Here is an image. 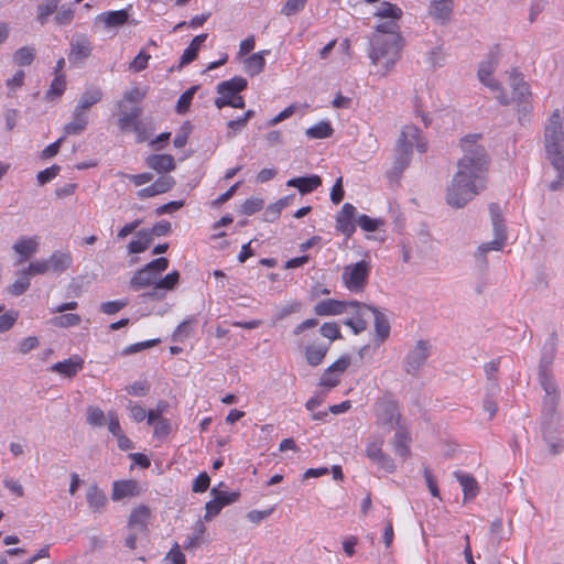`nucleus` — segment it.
<instances>
[{
	"mask_svg": "<svg viewBox=\"0 0 564 564\" xmlns=\"http://www.w3.org/2000/svg\"><path fill=\"white\" fill-rule=\"evenodd\" d=\"M106 419L107 416L105 415L104 411L98 406L90 405L87 408L86 421L89 425L97 427L104 426Z\"/></svg>",
	"mask_w": 564,
	"mask_h": 564,
	"instance_id": "603ef678",
	"label": "nucleus"
},
{
	"mask_svg": "<svg viewBox=\"0 0 564 564\" xmlns=\"http://www.w3.org/2000/svg\"><path fill=\"white\" fill-rule=\"evenodd\" d=\"M46 261L50 272L61 274L72 265L73 258L70 252L57 250Z\"/></svg>",
	"mask_w": 564,
	"mask_h": 564,
	"instance_id": "cd10ccee",
	"label": "nucleus"
},
{
	"mask_svg": "<svg viewBox=\"0 0 564 564\" xmlns=\"http://www.w3.org/2000/svg\"><path fill=\"white\" fill-rule=\"evenodd\" d=\"M129 20V9L117 11H105L96 17L98 23L104 24L106 29L119 28Z\"/></svg>",
	"mask_w": 564,
	"mask_h": 564,
	"instance_id": "393cba45",
	"label": "nucleus"
},
{
	"mask_svg": "<svg viewBox=\"0 0 564 564\" xmlns=\"http://www.w3.org/2000/svg\"><path fill=\"white\" fill-rule=\"evenodd\" d=\"M509 86L512 89V98H509L510 102H516L518 111L523 117L530 113L533 109L530 86L523 79V76L514 69L509 73Z\"/></svg>",
	"mask_w": 564,
	"mask_h": 564,
	"instance_id": "9d476101",
	"label": "nucleus"
},
{
	"mask_svg": "<svg viewBox=\"0 0 564 564\" xmlns=\"http://www.w3.org/2000/svg\"><path fill=\"white\" fill-rule=\"evenodd\" d=\"M269 53L270 52L268 50H263L247 57L243 62L246 73L250 76L260 74L265 66L264 56Z\"/></svg>",
	"mask_w": 564,
	"mask_h": 564,
	"instance_id": "473e14b6",
	"label": "nucleus"
},
{
	"mask_svg": "<svg viewBox=\"0 0 564 564\" xmlns=\"http://www.w3.org/2000/svg\"><path fill=\"white\" fill-rule=\"evenodd\" d=\"M413 148L419 152L426 151V142L415 126H405L400 134L395 149L393 173L401 174L409 165Z\"/></svg>",
	"mask_w": 564,
	"mask_h": 564,
	"instance_id": "39448f33",
	"label": "nucleus"
},
{
	"mask_svg": "<svg viewBox=\"0 0 564 564\" xmlns=\"http://www.w3.org/2000/svg\"><path fill=\"white\" fill-rule=\"evenodd\" d=\"M145 163L158 173H167L175 170L174 158L170 154H151L145 159Z\"/></svg>",
	"mask_w": 564,
	"mask_h": 564,
	"instance_id": "7c9ffc66",
	"label": "nucleus"
},
{
	"mask_svg": "<svg viewBox=\"0 0 564 564\" xmlns=\"http://www.w3.org/2000/svg\"><path fill=\"white\" fill-rule=\"evenodd\" d=\"M455 477L463 488L465 500L473 499L477 496L478 485L471 475L456 471Z\"/></svg>",
	"mask_w": 564,
	"mask_h": 564,
	"instance_id": "58836bf2",
	"label": "nucleus"
},
{
	"mask_svg": "<svg viewBox=\"0 0 564 564\" xmlns=\"http://www.w3.org/2000/svg\"><path fill=\"white\" fill-rule=\"evenodd\" d=\"M154 431L153 435L154 437L159 440H164L167 437V435L171 432V423L167 419L159 420L156 423L153 424Z\"/></svg>",
	"mask_w": 564,
	"mask_h": 564,
	"instance_id": "69168bd1",
	"label": "nucleus"
},
{
	"mask_svg": "<svg viewBox=\"0 0 564 564\" xmlns=\"http://www.w3.org/2000/svg\"><path fill=\"white\" fill-rule=\"evenodd\" d=\"M556 411V409L554 410ZM542 433L543 437L549 446V449L552 454L561 453L564 442L563 440L555 434V430L553 425L556 423V415L553 412V415L550 413H544V405L542 406Z\"/></svg>",
	"mask_w": 564,
	"mask_h": 564,
	"instance_id": "4468645a",
	"label": "nucleus"
},
{
	"mask_svg": "<svg viewBox=\"0 0 564 564\" xmlns=\"http://www.w3.org/2000/svg\"><path fill=\"white\" fill-rule=\"evenodd\" d=\"M212 495L223 508L236 502L239 497L238 492L219 491L216 487L212 489Z\"/></svg>",
	"mask_w": 564,
	"mask_h": 564,
	"instance_id": "13d9d810",
	"label": "nucleus"
},
{
	"mask_svg": "<svg viewBox=\"0 0 564 564\" xmlns=\"http://www.w3.org/2000/svg\"><path fill=\"white\" fill-rule=\"evenodd\" d=\"M34 56L35 51L33 47L23 46L13 54V62L19 66H28L33 62Z\"/></svg>",
	"mask_w": 564,
	"mask_h": 564,
	"instance_id": "3c124183",
	"label": "nucleus"
},
{
	"mask_svg": "<svg viewBox=\"0 0 564 564\" xmlns=\"http://www.w3.org/2000/svg\"><path fill=\"white\" fill-rule=\"evenodd\" d=\"M82 318L78 314L66 313L55 316L50 321V324L61 328H68L79 325Z\"/></svg>",
	"mask_w": 564,
	"mask_h": 564,
	"instance_id": "09e8293b",
	"label": "nucleus"
},
{
	"mask_svg": "<svg viewBox=\"0 0 564 564\" xmlns=\"http://www.w3.org/2000/svg\"><path fill=\"white\" fill-rule=\"evenodd\" d=\"M453 12V1L452 0H432L429 13L430 15L441 24L446 23L452 15Z\"/></svg>",
	"mask_w": 564,
	"mask_h": 564,
	"instance_id": "bb28decb",
	"label": "nucleus"
},
{
	"mask_svg": "<svg viewBox=\"0 0 564 564\" xmlns=\"http://www.w3.org/2000/svg\"><path fill=\"white\" fill-rule=\"evenodd\" d=\"M194 316L183 321L174 330L172 337L174 341H183L193 334V325L196 324Z\"/></svg>",
	"mask_w": 564,
	"mask_h": 564,
	"instance_id": "8fccbe9b",
	"label": "nucleus"
},
{
	"mask_svg": "<svg viewBox=\"0 0 564 564\" xmlns=\"http://www.w3.org/2000/svg\"><path fill=\"white\" fill-rule=\"evenodd\" d=\"M23 271L29 275L30 279L31 276L50 272L46 259L30 262Z\"/></svg>",
	"mask_w": 564,
	"mask_h": 564,
	"instance_id": "bf43d9fd",
	"label": "nucleus"
},
{
	"mask_svg": "<svg viewBox=\"0 0 564 564\" xmlns=\"http://www.w3.org/2000/svg\"><path fill=\"white\" fill-rule=\"evenodd\" d=\"M293 197H294L293 195H289V196L280 198L275 203L269 205L264 212V219L267 221H271V223L274 221L275 219H278L281 212L286 206H289V204L292 202Z\"/></svg>",
	"mask_w": 564,
	"mask_h": 564,
	"instance_id": "a18cd8bd",
	"label": "nucleus"
},
{
	"mask_svg": "<svg viewBox=\"0 0 564 564\" xmlns=\"http://www.w3.org/2000/svg\"><path fill=\"white\" fill-rule=\"evenodd\" d=\"M328 350V345L325 344H312L305 348V359L312 367H316L322 364Z\"/></svg>",
	"mask_w": 564,
	"mask_h": 564,
	"instance_id": "f704fd0d",
	"label": "nucleus"
},
{
	"mask_svg": "<svg viewBox=\"0 0 564 564\" xmlns=\"http://www.w3.org/2000/svg\"><path fill=\"white\" fill-rule=\"evenodd\" d=\"M154 130V122L151 118H140L130 131L134 132L137 142L141 143L149 140Z\"/></svg>",
	"mask_w": 564,
	"mask_h": 564,
	"instance_id": "c9c22d12",
	"label": "nucleus"
},
{
	"mask_svg": "<svg viewBox=\"0 0 564 564\" xmlns=\"http://www.w3.org/2000/svg\"><path fill=\"white\" fill-rule=\"evenodd\" d=\"M357 225L367 232L376 231L381 225L382 220L379 218H371L367 215H359L356 218Z\"/></svg>",
	"mask_w": 564,
	"mask_h": 564,
	"instance_id": "4d7b16f0",
	"label": "nucleus"
},
{
	"mask_svg": "<svg viewBox=\"0 0 564 564\" xmlns=\"http://www.w3.org/2000/svg\"><path fill=\"white\" fill-rule=\"evenodd\" d=\"M140 494L139 484L135 480H117L112 485L111 498L119 501L127 497H134Z\"/></svg>",
	"mask_w": 564,
	"mask_h": 564,
	"instance_id": "a878e982",
	"label": "nucleus"
},
{
	"mask_svg": "<svg viewBox=\"0 0 564 564\" xmlns=\"http://www.w3.org/2000/svg\"><path fill=\"white\" fill-rule=\"evenodd\" d=\"M544 147L546 156L557 172L558 181L552 182L551 189H557L564 183V131L563 117L555 110L545 124Z\"/></svg>",
	"mask_w": 564,
	"mask_h": 564,
	"instance_id": "f03ea898",
	"label": "nucleus"
},
{
	"mask_svg": "<svg viewBox=\"0 0 564 564\" xmlns=\"http://www.w3.org/2000/svg\"><path fill=\"white\" fill-rule=\"evenodd\" d=\"M371 268L370 260L368 259L345 265L341 271L344 288L355 294L364 292L368 285Z\"/></svg>",
	"mask_w": 564,
	"mask_h": 564,
	"instance_id": "423d86ee",
	"label": "nucleus"
},
{
	"mask_svg": "<svg viewBox=\"0 0 564 564\" xmlns=\"http://www.w3.org/2000/svg\"><path fill=\"white\" fill-rule=\"evenodd\" d=\"M59 0H43L36 8V19L44 25L48 17L52 15L58 9Z\"/></svg>",
	"mask_w": 564,
	"mask_h": 564,
	"instance_id": "de8ad7c7",
	"label": "nucleus"
},
{
	"mask_svg": "<svg viewBox=\"0 0 564 564\" xmlns=\"http://www.w3.org/2000/svg\"><path fill=\"white\" fill-rule=\"evenodd\" d=\"M322 185V178L318 175L293 177L286 182V186L295 187L301 194H308Z\"/></svg>",
	"mask_w": 564,
	"mask_h": 564,
	"instance_id": "c85d7f7f",
	"label": "nucleus"
},
{
	"mask_svg": "<svg viewBox=\"0 0 564 564\" xmlns=\"http://www.w3.org/2000/svg\"><path fill=\"white\" fill-rule=\"evenodd\" d=\"M498 66V55L490 53L485 61L479 64L478 78L482 85L496 93V99L501 105H509V96L502 88L501 84L494 77V73Z\"/></svg>",
	"mask_w": 564,
	"mask_h": 564,
	"instance_id": "6e6552de",
	"label": "nucleus"
},
{
	"mask_svg": "<svg viewBox=\"0 0 564 564\" xmlns=\"http://www.w3.org/2000/svg\"><path fill=\"white\" fill-rule=\"evenodd\" d=\"M551 364L552 356L543 355L540 360L539 380L545 392L543 399L544 413H550L553 415V412L556 409L558 402V392L556 382L554 381L552 375L549 372V367Z\"/></svg>",
	"mask_w": 564,
	"mask_h": 564,
	"instance_id": "1a4fd4ad",
	"label": "nucleus"
},
{
	"mask_svg": "<svg viewBox=\"0 0 564 564\" xmlns=\"http://www.w3.org/2000/svg\"><path fill=\"white\" fill-rule=\"evenodd\" d=\"M356 207L350 203H345L340 212L336 216L337 230H339L345 236L350 237L356 230V226L352 223V219L356 217Z\"/></svg>",
	"mask_w": 564,
	"mask_h": 564,
	"instance_id": "a211bd4d",
	"label": "nucleus"
},
{
	"mask_svg": "<svg viewBox=\"0 0 564 564\" xmlns=\"http://www.w3.org/2000/svg\"><path fill=\"white\" fill-rule=\"evenodd\" d=\"M147 88L132 87L124 91L121 100L117 102V108L128 107L127 104L138 105L145 96Z\"/></svg>",
	"mask_w": 564,
	"mask_h": 564,
	"instance_id": "49530a36",
	"label": "nucleus"
},
{
	"mask_svg": "<svg viewBox=\"0 0 564 564\" xmlns=\"http://www.w3.org/2000/svg\"><path fill=\"white\" fill-rule=\"evenodd\" d=\"M30 288V278L22 271L21 276L11 284L9 291L12 295H21Z\"/></svg>",
	"mask_w": 564,
	"mask_h": 564,
	"instance_id": "680f3d73",
	"label": "nucleus"
},
{
	"mask_svg": "<svg viewBox=\"0 0 564 564\" xmlns=\"http://www.w3.org/2000/svg\"><path fill=\"white\" fill-rule=\"evenodd\" d=\"M142 108L133 105L131 108H118V127L121 131H130L140 119Z\"/></svg>",
	"mask_w": 564,
	"mask_h": 564,
	"instance_id": "b1692460",
	"label": "nucleus"
},
{
	"mask_svg": "<svg viewBox=\"0 0 564 564\" xmlns=\"http://www.w3.org/2000/svg\"><path fill=\"white\" fill-rule=\"evenodd\" d=\"M381 20L382 21L375 26V33L372 34L371 39L392 40L393 37V40H402L398 21L388 19Z\"/></svg>",
	"mask_w": 564,
	"mask_h": 564,
	"instance_id": "5701e85b",
	"label": "nucleus"
},
{
	"mask_svg": "<svg viewBox=\"0 0 564 564\" xmlns=\"http://www.w3.org/2000/svg\"><path fill=\"white\" fill-rule=\"evenodd\" d=\"M410 434L400 426L395 432L392 441V447L395 455L400 456L402 459H405L410 455Z\"/></svg>",
	"mask_w": 564,
	"mask_h": 564,
	"instance_id": "2f4dec72",
	"label": "nucleus"
},
{
	"mask_svg": "<svg viewBox=\"0 0 564 564\" xmlns=\"http://www.w3.org/2000/svg\"><path fill=\"white\" fill-rule=\"evenodd\" d=\"M94 50L90 37L85 33H75L69 41L68 61L74 65L83 64Z\"/></svg>",
	"mask_w": 564,
	"mask_h": 564,
	"instance_id": "9b49d317",
	"label": "nucleus"
},
{
	"mask_svg": "<svg viewBox=\"0 0 564 564\" xmlns=\"http://www.w3.org/2000/svg\"><path fill=\"white\" fill-rule=\"evenodd\" d=\"M403 40L370 39L368 56L377 67V74L387 76L401 57Z\"/></svg>",
	"mask_w": 564,
	"mask_h": 564,
	"instance_id": "20e7f679",
	"label": "nucleus"
},
{
	"mask_svg": "<svg viewBox=\"0 0 564 564\" xmlns=\"http://www.w3.org/2000/svg\"><path fill=\"white\" fill-rule=\"evenodd\" d=\"M263 200L261 198H256V197H252V198H249L247 199L243 204H242V213L245 215H253L254 213L261 210L263 208Z\"/></svg>",
	"mask_w": 564,
	"mask_h": 564,
	"instance_id": "774afa93",
	"label": "nucleus"
},
{
	"mask_svg": "<svg viewBox=\"0 0 564 564\" xmlns=\"http://www.w3.org/2000/svg\"><path fill=\"white\" fill-rule=\"evenodd\" d=\"M127 305H128V300L108 301L100 305V311L104 314L111 315V314L119 312Z\"/></svg>",
	"mask_w": 564,
	"mask_h": 564,
	"instance_id": "0e129e2a",
	"label": "nucleus"
},
{
	"mask_svg": "<svg viewBox=\"0 0 564 564\" xmlns=\"http://www.w3.org/2000/svg\"><path fill=\"white\" fill-rule=\"evenodd\" d=\"M150 510L145 506H139L133 509L129 518V527L134 530L144 531L147 529Z\"/></svg>",
	"mask_w": 564,
	"mask_h": 564,
	"instance_id": "e433bc0d",
	"label": "nucleus"
},
{
	"mask_svg": "<svg viewBox=\"0 0 564 564\" xmlns=\"http://www.w3.org/2000/svg\"><path fill=\"white\" fill-rule=\"evenodd\" d=\"M40 247L39 236H22L13 243L12 249L19 256L18 263H23L33 257Z\"/></svg>",
	"mask_w": 564,
	"mask_h": 564,
	"instance_id": "f3484780",
	"label": "nucleus"
},
{
	"mask_svg": "<svg viewBox=\"0 0 564 564\" xmlns=\"http://www.w3.org/2000/svg\"><path fill=\"white\" fill-rule=\"evenodd\" d=\"M180 280V273L173 271L165 276H158L156 290L172 291L175 289Z\"/></svg>",
	"mask_w": 564,
	"mask_h": 564,
	"instance_id": "6e6d98bb",
	"label": "nucleus"
},
{
	"mask_svg": "<svg viewBox=\"0 0 564 564\" xmlns=\"http://www.w3.org/2000/svg\"><path fill=\"white\" fill-rule=\"evenodd\" d=\"M207 36L208 35L206 33H203V34L196 35L192 40V42L184 50V52H183V54L181 56V65H186V64L193 62L196 58L197 53H198L200 46L206 41Z\"/></svg>",
	"mask_w": 564,
	"mask_h": 564,
	"instance_id": "ea45409f",
	"label": "nucleus"
},
{
	"mask_svg": "<svg viewBox=\"0 0 564 564\" xmlns=\"http://www.w3.org/2000/svg\"><path fill=\"white\" fill-rule=\"evenodd\" d=\"M66 89V79L64 74H58L52 80L51 86L46 93L47 98H58Z\"/></svg>",
	"mask_w": 564,
	"mask_h": 564,
	"instance_id": "5fc2aeb1",
	"label": "nucleus"
},
{
	"mask_svg": "<svg viewBox=\"0 0 564 564\" xmlns=\"http://www.w3.org/2000/svg\"><path fill=\"white\" fill-rule=\"evenodd\" d=\"M127 410L134 422H142L147 417V410L142 405L133 403L132 401L128 402Z\"/></svg>",
	"mask_w": 564,
	"mask_h": 564,
	"instance_id": "338daca9",
	"label": "nucleus"
},
{
	"mask_svg": "<svg viewBox=\"0 0 564 564\" xmlns=\"http://www.w3.org/2000/svg\"><path fill=\"white\" fill-rule=\"evenodd\" d=\"M479 138L473 134L462 139L463 156L446 191V202L452 207H464L486 187L489 159L485 148L478 143Z\"/></svg>",
	"mask_w": 564,
	"mask_h": 564,
	"instance_id": "f257e3e1",
	"label": "nucleus"
},
{
	"mask_svg": "<svg viewBox=\"0 0 564 564\" xmlns=\"http://www.w3.org/2000/svg\"><path fill=\"white\" fill-rule=\"evenodd\" d=\"M75 15V10L69 4L58 6V9L56 10V14L54 17V21L58 25H68L72 23Z\"/></svg>",
	"mask_w": 564,
	"mask_h": 564,
	"instance_id": "864d4df0",
	"label": "nucleus"
},
{
	"mask_svg": "<svg viewBox=\"0 0 564 564\" xmlns=\"http://www.w3.org/2000/svg\"><path fill=\"white\" fill-rule=\"evenodd\" d=\"M334 129L328 120H322L307 128L305 134L308 139H327L332 137Z\"/></svg>",
	"mask_w": 564,
	"mask_h": 564,
	"instance_id": "a19ab883",
	"label": "nucleus"
},
{
	"mask_svg": "<svg viewBox=\"0 0 564 564\" xmlns=\"http://www.w3.org/2000/svg\"><path fill=\"white\" fill-rule=\"evenodd\" d=\"M301 307H302V304L300 302H291L284 306H282L276 313H275V316H274V322H279V321H282L284 319L286 316L293 314V313H297L301 311Z\"/></svg>",
	"mask_w": 564,
	"mask_h": 564,
	"instance_id": "e2e57ef3",
	"label": "nucleus"
},
{
	"mask_svg": "<svg viewBox=\"0 0 564 564\" xmlns=\"http://www.w3.org/2000/svg\"><path fill=\"white\" fill-rule=\"evenodd\" d=\"M86 500L89 508L95 512H100L107 503L106 495L98 488L97 485H90L88 487L86 492Z\"/></svg>",
	"mask_w": 564,
	"mask_h": 564,
	"instance_id": "72a5a7b5",
	"label": "nucleus"
},
{
	"mask_svg": "<svg viewBox=\"0 0 564 564\" xmlns=\"http://www.w3.org/2000/svg\"><path fill=\"white\" fill-rule=\"evenodd\" d=\"M377 423L388 429L400 427L401 414L393 401H381L376 406Z\"/></svg>",
	"mask_w": 564,
	"mask_h": 564,
	"instance_id": "2eb2a0df",
	"label": "nucleus"
},
{
	"mask_svg": "<svg viewBox=\"0 0 564 564\" xmlns=\"http://www.w3.org/2000/svg\"><path fill=\"white\" fill-rule=\"evenodd\" d=\"M247 79L240 76H236L230 78L229 80L220 82L217 87V97L215 98V106L218 109H223L227 107V105H220V102L232 100L238 94L247 88Z\"/></svg>",
	"mask_w": 564,
	"mask_h": 564,
	"instance_id": "f8f14e48",
	"label": "nucleus"
},
{
	"mask_svg": "<svg viewBox=\"0 0 564 564\" xmlns=\"http://www.w3.org/2000/svg\"><path fill=\"white\" fill-rule=\"evenodd\" d=\"M206 532V527L202 522V520L196 521V523L193 527V532L191 535H188L184 541V549L186 550H193L204 542V535Z\"/></svg>",
	"mask_w": 564,
	"mask_h": 564,
	"instance_id": "37998d69",
	"label": "nucleus"
},
{
	"mask_svg": "<svg viewBox=\"0 0 564 564\" xmlns=\"http://www.w3.org/2000/svg\"><path fill=\"white\" fill-rule=\"evenodd\" d=\"M372 314L375 318V332L378 341L383 343L390 335V323L387 316L381 313L377 307L368 305L365 312V321Z\"/></svg>",
	"mask_w": 564,
	"mask_h": 564,
	"instance_id": "412c9836",
	"label": "nucleus"
},
{
	"mask_svg": "<svg viewBox=\"0 0 564 564\" xmlns=\"http://www.w3.org/2000/svg\"><path fill=\"white\" fill-rule=\"evenodd\" d=\"M185 555L178 544H175L162 560V564H185Z\"/></svg>",
	"mask_w": 564,
	"mask_h": 564,
	"instance_id": "052dcab7",
	"label": "nucleus"
},
{
	"mask_svg": "<svg viewBox=\"0 0 564 564\" xmlns=\"http://www.w3.org/2000/svg\"><path fill=\"white\" fill-rule=\"evenodd\" d=\"M169 268V260L164 257L156 258L139 269L130 280V288L139 291L144 288H156L158 276Z\"/></svg>",
	"mask_w": 564,
	"mask_h": 564,
	"instance_id": "0eeeda50",
	"label": "nucleus"
},
{
	"mask_svg": "<svg viewBox=\"0 0 564 564\" xmlns=\"http://www.w3.org/2000/svg\"><path fill=\"white\" fill-rule=\"evenodd\" d=\"M368 304L358 301H338L327 299L318 302L314 306L315 314L319 316H336L345 313H352V316L345 321V325L349 326L354 334H360L367 328L365 321V312Z\"/></svg>",
	"mask_w": 564,
	"mask_h": 564,
	"instance_id": "7ed1b4c3",
	"label": "nucleus"
},
{
	"mask_svg": "<svg viewBox=\"0 0 564 564\" xmlns=\"http://www.w3.org/2000/svg\"><path fill=\"white\" fill-rule=\"evenodd\" d=\"M383 438L369 442L366 446L367 457L387 473L395 470L393 459L382 452Z\"/></svg>",
	"mask_w": 564,
	"mask_h": 564,
	"instance_id": "dca6fc26",
	"label": "nucleus"
},
{
	"mask_svg": "<svg viewBox=\"0 0 564 564\" xmlns=\"http://www.w3.org/2000/svg\"><path fill=\"white\" fill-rule=\"evenodd\" d=\"M175 185V180L170 175L160 176L151 185L138 191L139 198H149L169 192Z\"/></svg>",
	"mask_w": 564,
	"mask_h": 564,
	"instance_id": "4be33fe9",
	"label": "nucleus"
},
{
	"mask_svg": "<svg viewBox=\"0 0 564 564\" xmlns=\"http://www.w3.org/2000/svg\"><path fill=\"white\" fill-rule=\"evenodd\" d=\"M89 123V112L75 106L72 111V119L64 126V132L68 135L80 134Z\"/></svg>",
	"mask_w": 564,
	"mask_h": 564,
	"instance_id": "6ab92c4d",
	"label": "nucleus"
},
{
	"mask_svg": "<svg viewBox=\"0 0 564 564\" xmlns=\"http://www.w3.org/2000/svg\"><path fill=\"white\" fill-rule=\"evenodd\" d=\"M489 212L494 228V236L507 240L506 227L503 224L500 206L498 204H491L489 206Z\"/></svg>",
	"mask_w": 564,
	"mask_h": 564,
	"instance_id": "79ce46f5",
	"label": "nucleus"
},
{
	"mask_svg": "<svg viewBox=\"0 0 564 564\" xmlns=\"http://www.w3.org/2000/svg\"><path fill=\"white\" fill-rule=\"evenodd\" d=\"M430 351V343L427 340H419L404 359V370L410 375H415L424 366Z\"/></svg>",
	"mask_w": 564,
	"mask_h": 564,
	"instance_id": "ddd939ff",
	"label": "nucleus"
},
{
	"mask_svg": "<svg viewBox=\"0 0 564 564\" xmlns=\"http://www.w3.org/2000/svg\"><path fill=\"white\" fill-rule=\"evenodd\" d=\"M152 242V235L149 230H139L135 238L128 245L129 253H141L145 251Z\"/></svg>",
	"mask_w": 564,
	"mask_h": 564,
	"instance_id": "4c0bfd02",
	"label": "nucleus"
},
{
	"mask_svg": "<svg viewBox=\"0 0 564 564\" xmlns=\"http://www.w3.org/2000/svg\"><path fill=\"white\" fill-rule=\"evenodd\" d=\"M84 367V359L73 355L68 359L58 361L51 366L50 370L67 378L75 377Z\"/></svg>",
	"mask_w": 564,
	"mask_h": 564,
	"instance_id": "aec40b11",
	"label": "nucleus"
},
{
	"mask_svg": "<svg viewBox=\"0 0 564 564\" xmlns=\"http://www.w3.org/2000/svg\"><path fill=\"white\" fill-rule=\"evenodd\" d=\"M104 98V91L100 87L90 85L85 88L83 94L79 96L76 106L88 111L89 109L101 101Z\"/></svg>",
	"mask_w": 564,
	"mask_h": 564,
	"instance_id": "c756f323",
	"label": "nucleus"
},
{
	"mask_svg": "<svg viewBox=\"0 0 564 564\" xmlns=\"http://www.w3.org/2000/svg\"><path fill=\"white\" fill-rule=\"evenodd\" d=\"M375 17L379 19H388L399 21L402 17V10L398 6L390 2H381L378 7Z\"/></svg>",
	"mask_w": 564,
	"mask_h": 564,
	"instance_id": "c03bdc74",
	"label": "nucleus"
}]
</instances>
